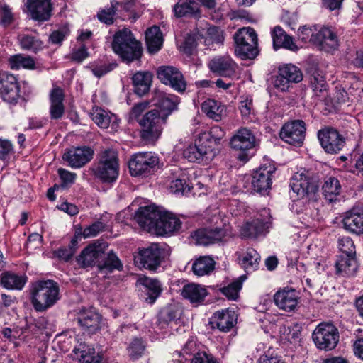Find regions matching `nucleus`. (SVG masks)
<instances>
[{
	"label": "nucleus",
	"mask_w": 363,
	"mask_h": 363,
	"mask_svg": "<svg viewBox=\"0 0 363 363\" xmlns=\"http://www.w3.org/2000/svg\"><path fill=\"white\" fill-rule=\"evenodd\" d=\"M134 91L138 96H144L150 89L152 75L150 72L138 71L132 77Z\"/></svg>",
	"instance_id": "obj_36"
},
{
	"label": "nucleus",
	"mask_w": 363,
	"mask_h": 363,
	"mask_svg": "<svg viewBox=\"0 0 363 363\" xmlns=\"http://www.w3.org/2000/svg\"><path fill=\"white\" fill-rule=\"evenodd\" d=\"M27 7L34 20L45 21L51 16L50 0H28Z\"/></svg>",
	"instance_id": "obj_26"
},
{
	"label": "nucleus",
	"mask_w": 363,
	"mask_h": 363,
	"mask_svg": "<svg viewBox=\"0 0 363 363\" xmlns=\"http://www.w3.org/2000/svg\"><path fill=\"white\" fill-rule=\"evenodd\" d=\"M303 80L301 69L293 65H284L279 68L278 74L274 80V86L281 91L289 90L291 83H298Z\"/></svg>",
	"instance_id": "obj_11"
},
{
	"label": "nucleus",
	"mask_w": 363,
	"mask_h": 363,
	"mask_svg": "<svg viewBox=\"0 0 363 363\" xmlns=\"http://www.w3.org/2000/svg\"><path fill=\"white\" fill-rule=\"evenodd\" d=\"M336 272L342 276H352L357 269L355 255L340 254L335 263Z\"/></svg>",
	"instance_id": "obj_33"
},
{
	"label": "nucleus",
	"mask_w": 363,
	"mask_h": 363,
	"mask_svg": "<svg viewBox=\"0 0 363 363\" xmlns=\"http://www.w3.org/2000/svg\"><path fill=\"white\" fill-rule=\"evenodd\" d=\"M147 50L151 54L157 52L163 45L164 38L160 27L154 26L145 32Z\"/></svg>",
	"instance_id": "obj_39"
},
{
	"label": "nucleus",
	"mask_w": 363,
	"mask_h": 363,
	"mask_svg": "<svg viewBox=\"0 0 363 363\" xmlns=\"http://www.w3.org/2000/svg\"><path fill=\"white\" fill-rule=\"evenodd\" d=\"M106 225L101 221H96L85 228L82 231L84 238L95 237L105 229Z\"/></svg>",
	"instance_id": "obj_61"
},
{
	"label": "nucleus",
	"mask_w": 363,
	"mask_h": 363,
	"mask_svg": "<svg viewBox=\"0 0 363 363\" xmlns=\"http://www.w3.org/2000/svg\"><path fill=\"white\" fill-rule=\"evenodd\" d=\"M89 56L87 48L84 44L81 45L79 48H73L71 53V59L77 62H82Z\"/></svg>",
	"instance_id": "obj_63"
},
{
	"label": "nucleus",
	"mask_w": 363,
	"mask_h": 363,
	"mask_svg": "<svg viewBox=\"0 0 363 363\" xmlns=\"http://www.w3.org/2000/svg\"><path fill=\"white\" fill-rule=\"evenodd\" d=\"M201 110L209 118L218 122L223 117L225 106L219 101L208 99L202 103Z\"/></svg>",
	"instance_id": "obj_37"
},
{
	"label": "nucleus",
	"mask_w": 363,
	"mask_h": 363,
	"mask_svg": "<svg viewBox=\"0 0 363 363\" xmlns=\"http://www.w3.org/2000/svg\"><path fill=\"white\" fill-rule=\"evenodd\" d=\"M268 228V222H264L257 218L251 222H247L241 228L240 234L244 238H255L262 235Z\"/></svg>",
	"instance_id": "obj_42"
},
{
	"label": "nucleus",
	"mask_w": 363,
	"mask_h": 363,
	"mask_svg": "<svg viewBox=\"0 0 363 363\" xmlns=\"http://www.w3.org/2000/svg\"><path fill=\"white\" fill-rule=\"evenodd\" d=\"M98 18L101 22L111 25L113 23L115 16H116V10L112 5L100 11L97 14Z\"/></svg>",
	"instance_id": "obj_60"
},
{
	"label": "nucleus",
	"mask_w": 363,
	"mask_h": 363,
	"mask_svg": "<svg viewBox=\"0 0 363 363\" xmlns=\"http://www.w3.org/2000/svg\"><path fill=\"white\" fill-rule=\"evenodd\" d=\"M74 320L84 331L94 334L101 329L102 318L94 311H82Z\"/></svg>",
	"instance_id": "obj_20"
},
{
	"label": "nucleus",
	"mask_w": 363,
	"mask_h": 363,
	"mask_svg": "<svg viewBox=\"0 0 363 363\" xmlns=\"http://www.w3.org/2000/svg\"><path fill=\"white\" fill-rule=\"evenodd\" d=\"M237 314L233 310L225 309L217 311L211 318L208 325L211 329L221 332H228L236 323Z\"/></svg>",
	"instance_id": "obj_17"
},
{
	"label": "nucleus",
	"mask_w": 363,
	"mask_h": 363,
	"mask_svg": "<svg viewBox=\"0 0 363 363\" xmlns=\"http://www.w3.org/2000/svg\"><path fill=\"white\" fill-rule=\"evenodd\" d=\"M57 173L62 181L61 185L62 187L72 186L75 182L77 177L76 173L69 172L63 168H59L57 169Z\"/></svg>",
	"instance_id": "obj_58"
},
{
	"label": "nucleus",
	"mask_w": 363,
	"mask_h": 363,
	"mask_svg": "<svg viewBox=\"0 0 363 363\" xmlns=\"http://www.w3.org/2000/svg\"><path fill=\"white\" fill-rule=\"evenodd\" d=\"M230 145L232 149L240 152L238 158L247 162L250 157L248 152L255 146V137L249 129L240 128L231 138Z\"/></svg>",
	"instance_id": "obj_9"
},
{
	"label": "nucleus",
	"mask_w": 363,
	"mask_h": 363,
	"mask_svg": "<svg viewBox=\"0 0 363 363\" xmlns=\"http://www.w3.org/2000/svg\"><path fill=\"white\" fill-rule=\"evenodd\" d=\"M59 286L53 280H40L32 284L30 289V302L37 312H44L60 299Z\"/></svg>",
	"instance_id": "obj_1"
},
{
	"label": "nucleus",
	"mask_w": 363,
	"mask_h": 363,
	"mask_svg": "<svg viewBox=\"0 0 363 363\" xmlns=\"http://www.w3.org/2000/svg\"><path fill=\"white\" fill-rule=\"evenodd\" d=\"M272 38L273 40V46L275 50L284 48L291 51L298 50V46L294 42L293 38L287 35L279 26H275L272 30Z\"/></svg>",
	"instance_id": "obj_31"
},
{
	"label": "nucleus",
	"mask_w": 363,
	"mask_h": 363,
	"mask_svg": "<svg viewBox=\"0 0 363 363\" xmlns=\"http://www.w3.org/2000/svg\"><path fill=\"white\" fill-rule=\"evenodd\" d=\"M308 80L316 95L326 90L327 84L322 72L316 67L308 69Z\"/></svg>",
	"instance_id": "obj_45"
},
{
	"label": "nucleus",
	"mask_w": 363,
	"mask_h": 363,
	"mask_svg": "<svg viewBox=\"0 0 363 363\" xmlns=\"http://www.w3.org/2000/svg\"><path fill=\"white\" fill-rule=\"evenodd\" d=\"M245 279V276H241L238 280L233 281L228 286L224 287L222 289L223 294L230 299H236L238 297V292L242 288V281Z\"/></svg>",
	"instance_id": "obj_54"
},
{
	"label": "nucleus",
	"mask_w": 363,
	"mask_h": 363,
	"mask_svg": "<svg viewBox=\"0 0 363 363\" xmlns=\"http://www.w3.org/2000/svg\"><path fill=\"white\" fill-rule=\"evenodd\" d=\"M157 78L162 83L182 92V72L171 66H160L157 71Z\"/></svg>",
	"instance_id": "obj_21"
},
{
	"label": "nucleus",
	"mask_w": 363,
	"mask_h": 363,
	"mask_svg": "<svg viewBox=\"0 0 363 363\" xmlns=\"http://www.w3.org/2000/svg\"><path fill=\"white\" fill-rule=\"evenodd\" d=\"M69 35L67 28H62L53 31L50 35V40L53 44H61L65 38Z\"/></svg>",
	"instance_id": "obj_64"
},
{
	"label": "nucleus",
	"mask_w": 363,
	"mask_h": 363,
	"mask_svg": "<svg viewBox=\"0 0 363 363\" xmlns=\"http://www.w3.org/2000/svg\"><path fill=\"white\" fill-rule=\"evenodd\" d=\"M207 296L206 288L198 284L189 283L183 287V297L189 300L191 303H200L203 301Z\"/></svg>",
	"instance_id": "obj_40"
},
{
	"label": "nucleus",
	"mask_w": 363,
	"mask_h": 363,
	"mask_svg": "<svg viewBox=\"0 0 363 363\" xmlns=\"http://www.w3.org/2000/svg\"><path fill=\"white\" fill-rule=\"evenodd\" d=\"M179 225V220L173 213L160 210V216L153 228V234L166 235L173 233Z\"/></svg>",
	"instance_id": "obj_19"
},
{
	"label": "nucleus",
	"mask_w": 363,
	"mask_h": 363,
	"mask_svg": "<svg viewBox=\"0 0 363 363\" xmlns=\"http://www.w3.org/2000/svg\"><path fill=\"white\" fill-rule=\"evenodd\" d=\"M106 247V244L100 242L89 245L77 257L78 264L84 268L94 266L104 254Z\"/></svg>",
	"instance_id": "obj_16"
},
{
	"label": "nucleus",
	"mask_w": 363,
	"mask_h": 363,
	"mask_svg": "<svg viewBox=\"0 0 363 363\" xmlns=\"http://www.w3.org/2000/svg\"><path fill=\"white\" fill-rule=\"evenodd\" d=\"M315 44L319 45L321 49L330 51L338 47V39L336 33L328 27L321 28L315 33Z\"/></svg>",
	"instance_id": "obj_30"
},
{
	"label": "nucleus",
	"mask_w": 363,
	"mask_h": 363,
	"mask_svg": "<svg viewBox=\"0 0 363 363\" xmlns=\"http://www.w3.org/2000/svg\"><path fill=\"white\" fill-rule=\"evenodd\" d=\"M0 95L9 104L17 103L19 99V86L13 74L6 72L0 73Z\"/></svg>",
	"instance_id": "obj_13"
},
{
	"label": "nucleus",
	"mask_w": 363,
	"mask_h": 363,
	"mask_svg": "<svg viewBox=\"0 0 363 363\" xmlns=\"http://www.w3.org/2000/svg\"><path fill=\"white\" fill-rule=\"evenodd\" d=\"M165 114L161 115L158 109H152L146 113L139 121L141 126V138L148 142L156 140L161 135L162 125L166 122Z\"/></svg>",
	"instance_id": "obj_5"
},
{
	"label": "nucleus",
	"mask_w": 363,
	"mask_h": 363,
	"mask_svg": "<svg viewBox=\"0 0 363 363\" xmlns=\"http://www.w3.org/2000/svg\"><path fill=\"white\" fill-rule=\"evenodd\" d=\"M117 65L116 62L100 63L93 65L91 71L94 76L101 77L113 70Z\"/></svg>",
	"instance_id": "obj_59"
},
{
	"label": "nucleus",
	"mask_w": 363,
	"mask_h": 363,
	"mask_svg": "<svg viewBox=\"0 0 363 363\" xmlns=\"http://www.w3.org/2000/svg\"><path fill=\"white\" fill-rule=\"evenodd\" d=\"M91 115L94 123L101 128H108L111 126L112 129H116L118 126L117 116L102 108L93 109Z\"/></svg>",
	"instance_id": "obj_32"
},
{
	"label": "nucleus",
	"mask_w": 363,
	"mask_h": 363,
	"mask_svg": "<svg viewBox=\"0 0 363 363\" xmlns=\"http://www.w3.org/2000/svg\"><path fill=\"white\" fill-rule=\"evenodd\" d=\"M198 141L200 144L211 145H218L225 136V131L218 125L212 127L209 130H200L197 133Z\"/></svg>",
	"instance_id": "obj_38"
},
{
	"label": "nucleus",
	"mask_w": 363,
	"mask_h": 363,
	"mask_svg": "<svg viewBox=\"0 0 363 363\" xmlns=\"http://www.w3.org/2000/svg\"><path fill=\"white\" fill-rule=\"evenodd\" d=\"M225 40L223 30L216 26L208 28L206 31V43L208 45L213 44L223 45Z\"/></svg>",
	"instance_id": "obj_53"
},
{
	"label": "nucleus",
	"mask_w": 363,
	"mask_h": 363,
	"mask_svg": "<svg viewBox=\"0 0 363 363\" xmlns=\"http://www.w3.org/2000/svg\"><path fill=\"white\" fill-rule=\"evenodd\" d=\"M235 53L242 60L254 59L259 53L258 38L255 30L250 27L240 28L233 35Z\"/></svg>",
	"instance_id": "obj_4"
},
{
	"label": "nucleus",
	"mask_w": 363,
	"mask_h": 363,
	"mask_svg": "<svg viewBox=\"0 0 363 363\" xmlns=\"http://www.w3.org/2000/svg\"><path fill=\"white\" fill-rule=\"evenodd\" d=\"M290 186L300 198L313 194L317 189L316 185L311 182L310 179L303 174L294 176Z\"/></svg>",
	"instance_id": "obj_29"
},
{
	"label": "nucleus",
	"mask_w": 363,
	"mask_h": 363,
	"mask_svg": "<svg viewBox=\"0 0 363 363\" xmlns=\"http://www.w3.org/2000/svg\"><path fill=\"white\" fill-rule=\"evenodd\" d=\"M159 163L158 157L151 152L134 154L128 162L130 173L133 177L146 176Z\"/></svg>",
	"instance_id": "obj_8"
},
{
	"label": "nucleus",
	"mask_w": 363,
	"mask_h": 363,
	"mask_svg": "<svg viewBox=\"0 0 363 363\" xmlns=\"http://www.w3.org/2000/svg\"><path fill=\"white\" fill-rule=\"evenodd\" d=\"M164 257V250L157 243H152L147 247L139 250L135 257V262L140 268L155 271L160 266Z\"/></svg>",
	"instance_id": "obj_7"
},
{
	"label": "nucleus",
	"mask_w": 363,
	"mask_h": 363,
	"mask_svg": "<svg viewBox=\"0 0 363 363\" xmlns=\"http://www.w3.org/2000/svg\"><path fill=\"white\" fill-rule=\"evenodd\" d=\"M94 175L104 183H111L118 177L119 164L117 153L113 150H106L99 156V161L91 167Z\"/></svg>",
	"instance_id": "obj_3"
},
{
	"label": "nucleus",
	"mask_w": 363,
	"mask_h": 363,
	"mask_svg": "<svg viewBox=\"0 0 363 363\" xmlns=\"http://www.w3.org/2000/svg\"><path fill=\"white\" fill-rule=\"evenodd\" d=\"M259 260L260 256L257 252L253 248H249L240 260V264L247 272H253L258 268Z\"/></svg>",
	"instance_id": "obj_49"
},
{
	"label": "nucleus",
	"mask_w": 363,
	"mask_h": 363,
	"mask_svg": "<svg viewBox=\"0 0 363 363\" xmlns=\"http://www.w3.org/2000/svg\"><path fill=\"white\" fill-rule=\"evenodd\" d=\"M73 358L82 363H99L102 358L96 353L94 348L86 345H80L79 348L73 350Z\"/></svg>",
	"instance_id": "obj_43"
},
{
	"label": "nucleus",
	"mask_w": 363,
	"mask_h": 363,
	"mask_svg": "<svg viewBox=\"0 0 363 363\" xmlns=\"http://www.w3.org/2000/svg\"><path fill=\"white\" fill-rule=\"evenodd\" d=\"M322 147L327 153L337 154L345 146V138L334 128H325L318 132Z\"/></svg>",
	"instance_id": "obj_12"
},
{
	"label": "nucleus",
	"mask_w": 363,
	"mask_h": 363,
	"mask_svg": "<svg viewBox=\"0 0 363 363\" xmlns=\"http://www.w3.org/2000/svg\"><path fill=\"white\" fill-rule=\"evenodd\" d=\"M339 337L337 328L330 323H320L312 334L315 346L325 351L333 350L339 342Z\"/></svg>",
	"instance_id": "obj_6"
},
{
	"label": "nucleus",
	"mask_w": 363,
	"mask_h": 363,
	"mask_svg": "<svg viewBox=\"0 0 363 363\" xmlns=\"http://www.w3.org/2000/svg\"><path fill=\"white\" fill-rule=\"evenodd\" d=\"M28 278L26 275H20L7 271L0 276V285L8 290H22L26 284Z\"/></svg>",
	"instance_id": "obj_34"
},
{
	"label": "nucleus",
	"mask_w": 363,
	"mask_h": 363,
	"mask_svg": "<svg viewBox=\"0 0 363 363\" xmlns=\"http://www.w3.org/2000/svg\"><path fill=\"white\" fill-rule=\"evenodd\" d=\"M198 35L196 33L188 35L183 42V52L188 56L194 55L197 47Z\"/></svg>",
	"instance_id": "obj_56"
},
{
	"label": "nucleus",
	"mask_w": 363,
	"mask_h": 363,
	"mask_svg": "<svg viewBox=\"0 0 363 363\" xmlns=\"http://www.w3.org/2000/svg\"><path fill=\"white\" fill-rule=\"evenodd\" d=\"M338 247L340 254L355 255V247L350 237H342L338 239Z\"/></svg>",
	"instance_id": "obj_57"
},
{
	"label": "nucleus",
	"mask_w": 363,
	"mask_h": 363,
	"mask_svg": "<svg viewBox=\"0 0 363 363\" xmlns=\"http://www.w3.org/2000/svg\"><path fill=\"white\" fill-rule=\"evenodd\" d=\"M225 235V232L223 229L216 228L214 229L199 230L195 231L191 237L196 245L207 246L221 240Z\"/></svg>",
	"instance_id": "obj_27"
},
{
	"label": "nucleus",
	"mask_w": 363,
	"mask_h": 363,
	"mask_svg": "<svg viewBox=\"0 0 363 363\" xmlns=\"http://www.w3.org/2000/svg\"><path fill=\"white\" fill-rule=\"evenodd\" d=\"M112 49L128 64L139 60L143 54L141 43L138 41L129 28L118 30L113 35Z\"/></svg>",
	"instance_id": "obj_2"
},
{
	"label": "nucleus",
	"mask_w": 363,
	"mask_h": 363,
	"mask_svg": "<svg viewBox=\"0 0 363 363\" xmlns=\"http://www.w3.org/2000/svg\"><path fill=\"white\" fill-rule=\"evenodd\" d=\"M196 143L191 145L183 151V157L189 162H199L205 157L206 160L214 155L212 152L211 145H206L204 143L200 144L196 135Z\"/></svg>",
	"instance_id": "obj_25"
},
{
	"label": "nucleus",
	"mask_w": 363,
	"mask_h": 363,
	"mask_svg": "<svg viewBox=\"0 0 363 363\" xmlns=\"http://www.w3.org/2000/svg\"><path fill=\"white\" fill-rule=\"evenodd\" d=\"M273 170L272 168L267 167H261L256 170L252 175V186L254 191L261 194H267L271 188L272 174Z\"/></svg>",
	"instance_id": "obj_24"
},
{
	"label": "nucleus",
	"mask_w": 363,
	"mask_h": 363,
	"mask_svg": "<svg viewBox=\"0 0 363 363\" xmlns=\"http://www.w3.org/2000/svg\"><path fill=\"white\" fill-rule=\"evenodd\" d=\"M168 180L169 191L172 194L179 193L182 190V168L179 166L171 165Z\"/></svg>",
	"instance_id": "obj_50"
},
{
	"label": "nucleus",
	"mask_w": 363,
	"mask_h": 363,
	"mask_svg": "<svg viewBox=\"0 0 363 363\" xmlns=\"http://www.w3.org/2000/svg\"><path fill=\"white\" fill-rule=\"evenodd\" d=\"M65 92L59 86H53L49 94V114L52 120L58 121L62 118L65 113L64 105Z\"/></svg>",
	"instance_id": "obj_18"
},
{
	"label": "nucleus",
	"mask_w": 363,
	"mask_h": 363,
	"mask_svg": "<svg viewBox=\"0 0 363 363\" xmlns=\"http://www.w3.org/2000/svg\"><path fill=\"white\" fill-rule=\"evenodd\" d=\"M306 123L302 120H294L286 123L280 130L279 137L285 143L294 145H303L306 136Z\"/></svg>",
	"instance_id": "obj_10"
},
{
	"label": "nucleus",
	"mask_w": 363,
	"mask_h": 363,
	"mask_svg": "<svg viewBox=\"0 0 363 363\" xmlns=\"http://www.w3.org/2000/svg\"><path fill=\"white\" fill-rule=\"evenodd\" d=\"M146 345L144 340L140 337H135L127 347L130 358L136 360L140 358L145 350Z\"/></svg>",
	"instance_id": "obj_52"
},
{
	"label": "nucleus",
	"mask_w": 363,
	"mask_h": 363,
	"mask_svg": "<svg viewBox=\"0 0 363 363\" xmlns=\"http://www.w3.org/2000/svg\"><path fill=\"white\" fill-rule=\"evenodd\" d=\"M152 101L156 107L155 109H158L161 115L165 114L166 118L175 107L172 99L167 94L160 91L155 92Z\"/></svg>",
	"instance_id": "obj_41"
},
{
	"label": "nucleus",
	"mask_w": 363,
	"mask_h": 363,
	"mask_svg": "<svg viewBox=\"0 0 363 363\" xmlns=\"http://www.w3.org/2000/svg\"><path fill=\"white\" fill-rule=\"evenodd\" d=\"M192 16L196 19L201 17V10L194 5V0H190L189 4H183V16Z\"/></svg>",
	"instance_id": "obj_62"
},
{
	"label": "nucleus",
	"mask_w": 363,
	"mask_h": 363,
	"mask_svg": "<svg viewBox=\"0 0 363 363\" xmlns=\"http://www.w3.org/2000/svg\"><path fill=\"white\" fill-rule=\"evenodd\" d=\"M298 296L294 289H283L278 291L274 296L276 306L281 310L291 311L298 304Z\"/></svg>",
	"instance_id": "obj_28"
},
{
	"label": "nucleus",
	"mask_w": 363,
	"mask_h": 363,
	"mask_svg": "<svg viewBox=\"0 0 363 363\" xmlns=\"http://www.w3.org/2000/svg\"><path fill=\"white\" fill-rule=\"evenodd\" d=\"M343 227L357 235L363 234V209L353 208L347 211L342 220Z\"/></svg>",
	"instance_id": "obj_23"
},
{
	"label": "nucleus",
	"mask_w": 363,
	"mask_h": 363,
	"mask_svg": "<svg viewBox=\"0 0 363 363\" xmlns=\"http://www.w3.org/2000/svg\"><path fill=\"white\" fill-rule=\"evenodd\" d=\"M21 48L23 50L37 52L43 48V43L38 37L27 34L19 35L18 37Z\"/></svg>",
	"instance_id": "obj_47"
},
{
	"label": "nucleus",
	"mask_w": 363,
	"mask_h": 363,
	"mask_svg": "<svg viewBox=\"0 0 363 363\" xmlns=\"http://www.w3.org/2000/svg\"><path fill=\"white\" fill-rule=\"evenodd\" d=\"M160 216V209L155 206L140 207L136 211L134 219L145 230L153 234V228Z\"/></svg>",
	"instance_id": "obj_15"
},
{
	"label": "nucleus",
	"mask_w": 363,
	"mask_h": 363,
	"mask_svg": "<svg viewBox=\"0 0 363 363\" xmlns=\"http://www.w3.org/2000/svg\"><path fill=\"white\" fill-rule=\"evenodd\" d=\"M322 189L325 198L328 201L333 202L336 200V197L340 194L341 185L337 179L330 177L325 179Z\"/></svg>",
	"instance_id": "obj_46"
},
{
	"label": "nucleus",
	"mask_w": 363,
	"mask_h": 363,
	"mask_svg": "<svg viewBox=\"0 0 363 363\" xmlns=\"http://www.w3.org/2000/svg\"><path fill=\"white\" fill-rule=\"evenodd\" d=\"M9 64L12 69H33L35 67V62L33 57L21 54L15 55L9 59Z\"/></svg>",
	"instance_id": "obj_48"
},
{
	"label": "nucleus",
	"mask_w": 363,
	"mask_h": 363,
	"mask_svg": "<svg viewBox=\"0 0 363 363\" xmlns=\"http://www.w3.org/2000/svg\"><path fill=\"white\" fill-rule=\"evenodd\" d=\"M101 270H106L112 272L114 270L121 271L123 269V264L118 257L113 251H110L105 257L103 262L98 264Z\"/></svg>",
	"instance_id": "obj_51"
},
{
	"label": "nucleus",
	"mask_w": 363,
	"mask_h": 363,
	"mask_svg": "<svg viewBox=\"0 0 363 363\" xmlns=\"http://www.w3.org/2000/svg\"><path fill=\"white\" fill-rule=\"evenodd\" d=\"M215 261L209 256H202L196 259L192 265V270L197 276L209 274L215 269Z\"/></svg>",
	"instance_id": "obj_44"
},
{
	"label": "nucleus",
	"mask_w": 363,
	"mask_h": 363,
	"mask_svg": "<svg viewBox=\"0 0 363 363\" xmlns=\"http://www.w3.org/2000/svg\"><path fill=\"white\" fill-rule=\"evenodd\" d=\"M315 31H317L315 26H303L298 29V37L304 43L313 42L315 43Z\"/></svg>",
	"instance_id": "obj_55"
},
{
	"label": "nucleus",
	"mask_w": 363,
	"mask_h": 363,
	"mask_svg": "<svg viewBox=\"0 0 363 363\" xmlns=\"http://www.w3.org/2000/svg\"><path fill=\"white\" fill-rule=\"evenodd\" d=\"M138 283L145 289L147 296L145 298L146 301L150 304L153 303L162 292V284L160 281L147 277H142L138 279Z\"/></svg>",
	"instance_id": "obj_35"
},
{
	"label": "nucleus",
	"mask_w": 363,
	"mask_h": 363,
	"mask_svg": "<svg viewBox=\"0 0 363 363\" xmlns=\"http://www.w3.org/2000/svg\"><path fill=\"white\" fill-rule=\"evenodd\" d=\"M94 150L90 147L82 146L72 148L63 155V160L73 169H79L87 164L94 156Z\"/></svg>",
	"instance_id": "obj_14"
},
{
	"label": "nucleus",
	"mask_w": 363,
	"mask_h": 363,
	"mask_svg": "<svg viewBox=\"0 0 363 363\" xmlns=\"http://www.w3.org/2000/svg\"><path fill=\"white\" fill-rule=\"evenodd\" d=\"M208 67L217 75L230 77L235 73L236 64L230 56H219L209 62Z\"/></svg>",
	"instance_id": "obj_22"
}]
</instances>
